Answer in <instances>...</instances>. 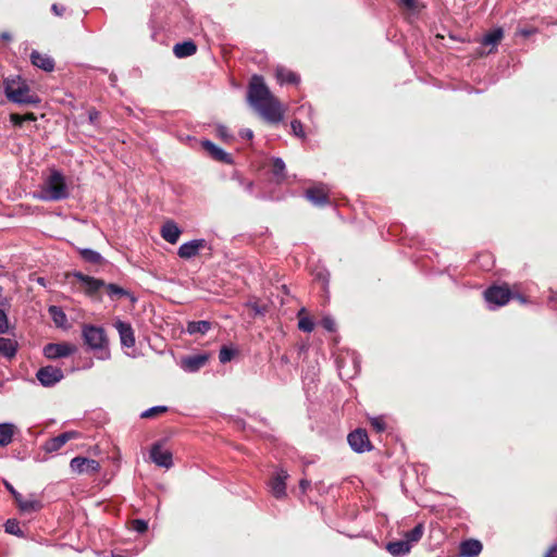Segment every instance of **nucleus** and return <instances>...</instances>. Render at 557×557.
Returning <instances> with one entry per match:
<instances>
[{
	"label": "nucleus",
	"mask_w": 557,
	"mask_h": 557,
	"mask_svg": "<svg viewBox=\"0 0 557 557\" xmlns=\"http://www.w3.org/2000/svg\"><path fill=\"white\" fill-rule=\"evenodd\" d=\"M48 312L57 327L65 331L71 329L67 317L61 307L54 305L49 306Z\"/></svg>",
	"instance_id": "4be33fe9"
},
{
	"label": "nucleus",
	"mask_w": 557,
	"mask_h": 557,
	"mask_svg": "<svg viewBox=\"0 0 557 557\" xmlns=\"http://www.w3.org/2000/svg\"><path fill=\"white\" fill-rule=\"evenodd\" d=\"M299 486L300 488L302 490V492H306L307 488L310 486V481L306 480V479H302L300 480L299 482Z\"/></svg>",
	"instance_id": "13d9d810"
},
{
	"label": "nucleus",
	"mask_w": 557,
	"mask_h": 557,
	"mask_svg": "<svg viewBox=\"0 0 557 557\" xmlns=\"http://www.w3.org/2000/svg\"><path fill=\"white\" fill-rule=\"evenodd\" d=\"M202 148L210 154V157L219 162H222L224 164H233L234 159L231 153L226 152L224 149L216 146L214 143H212L209 139H205L201 141Z\"/></svg>",
	"instance_id": "dca6fc26"
},
{
	"label": "nucleus",
	"mask_w": 557,
	"mask_h": 557,
	"mask_svg": "<svg viewBox=\"0 0 557 557\" xmlns=\"http://www.w3.org/2000/svg\"><path fill=\"white\" fill-rule=\"evenodd\" d=\"M78 252L85 262L91 264H100L104 261L102 255L91 248H82L78 250Z\"/></svg>",
	"instance_id": "2f4dec72"
},
{
	"label": "nucleus",
	"mask_w": 557,
	"mask_h": 557,
	"mask_svg": "<svg viewBox=\"0 0 557 557\" xmlns=\"http://www.w3.org/2000/svg\"><path fill=\"white\" fill-rule=\"evenodd\" d=\"M276 79L281 85L294 84L297 85L300 82V76L283 66H277L275 70Z\"/></svg>",
	"instance_id": "a878e982"
},
{
	"label": "nucleus",
	"mask_w": 557,
	"mask_h": 557,
	"mask_svg": "<svg viewBox=\"0 0 557 557\" xmlns=\"http://www.w3.org/2000/svg\"><path fill=\"white\" fill-rule=\"evenodd\" d=\"M168 410H169V408L163 405L153 406V407H150V408L144 410L140 413V418H144V419L152 418L159 413H164Z\"/></svg>",
	"instance_id": "58836bf2"
},
{
	"label": "nucleus",
	"mask_w": 557,
	"mask_h": 557,
	"mask_svg": "<svg viewBox=\"0 0 557 557\" xmlns=\"http://www.w3.org/2000/svg\"><path fill=\"white\" fill-rule=\"evenodd\" d=\"M371 426L377 432L382 433L386 429L384 418L382 416L371 418Z\"/></svg>",
	"instance_id": "79ce46f5"
},
{
	"label": "nucleus",
	"mask_w": 557,
	"mask_h": 557,
	"mask_svg": "<svg viewBox=\"0 0 557 557\" xmlns=\"http://www.w3.org/2000/svg\"><path fill=\"white\" fill-rule=\"evenodd\" d=\"M212 327V323L207 320H200V321H189L186 326V332L189 335L195 334H207Z\"/></svg>",
	"instance_id": "c85d7f7f"
},
{
	"label": "nucleus",
	"mask_w": 557,
	"mask_h": 557,
	"mask_svg": "<svg viewBox=\"0 0 557 557\" xmlns=\"http://www.w3.org/2000/svg\"><path fill=\"white\" fill-rule=\"evenodd\" d=\"M240 185L245 188V190L249 194L253 193L255 184L252 181H244L239 180Z\"/></svg>",
	"instance_id": "09e8293b"
},
{
	"label": "nucleus",
	"mask_w": 557,
	"mask_h": 557,
	"mask_svg": "<svg viewBox=\"0 0 557 557\" xmlns=\"http://www.w3.org/2000/svg\"><path fill=\"white\" fill-rule=\"evenodd\" d=\"M88 115H89V121L91 123H94L98 119L99 112L97 110H91V111H89Z\"/></svg>",
	"instance_id": "bf43d9fd"
},
{
	"label": "nucleus",
	"mask_w": 557,
	"mask_h": 557,
	"mask_svg": "<svg viewBox=\"0 0 557 557\" xmlns=\"http://www.w3.org/2000/svg\"><path fill=\"white\" fill-rule=\"evenodd\" d=\"M10 121L16 127H22L24 124L23 115L17 114V113H11Z\"/></svg>",
	"instance_id": "de8ad7c7"
},
{
	"label": "nucleus",
	"mask_w": 557,
	"mask_h": 557,
	"mask_svg": "<svg viewBox=\"0 0 557 557\" xmlns=\"http://www.w3.org/2000/svg\"><path fill=\"white\" fill-rule=\"evenodd\" d=\"M545 557H557V544L550 546V548L545 554Z\"/></svg>",
	"instance_id": "5fc2aeb1"
},
{
	"label": "nucleus",
	"mask_w": 557,
	"mask_h": 557,
	"mask_svg": "<svg viewBox=\"0 0 557 557\" xmlns=\"http://www.w3.org/2000/svg\"><path fill=\"white\" fill-rule=\"evenodd\" d=\"M207 246V240L205 238L191 239L189 242L183 243L178 249L177 255L182 259H191L199 253V250Z\"/></svg>",
	"instance_id": "4468645a"
},
{
	"label": "nucleus",
	"mask_w": 557,
	"mask_h": 557,
	"mask_svg": "<svg viewBox=\"0 0 557 557\" xmlns=\"http://www.w3.org/2000/svg\"><path fill=\"white\" fill-rule=\"evenodd\" d=\"M15 425L11 422L0 423V446H8L13 438Z\"/></svg>",
	"instance_id": "7c9ffc66"
},
{
	"label": "nucleus",
	"mask_w": 557,
	"mask_h": 557,
	"mask_svg": "<svg viewBox=\"0 0 557 557\" xmlns=\"http://www.w3.org/2000/svg\"><path fill=\"white\" fill-rule=\"evenodd\" d=\"M399 2L409 10H413L416 8V0H399Z\"/></svg>",
	"instance_id": "864d4df0"
},
{
	"label": "nucleus",
	"mask_w": 557,
	"mask_h": 557,
	"mask_svg": "<svg viewBox=\"0 0 557 557\" xmlns=\"http://www.w3.org/2000/svg\"><path fill=\"white\" fill-rule=\"evenodd\" d=\"M76 347L69 343H49L44 347V356L48 359H59L71 356Z\"/></svg>",
	"instance_id": "9b49d317"
},
{
	"label": "nucleus",
	"mask_w": 557,
	"mask_h": 557,
	"mask_svg": "<svg viewBox=\"0 0 557 557\" xmlns=\"http://www.w3.org/2000/svg\"><path fill=\"white\" fill-rule=\"evenodd\" d=\"M3 527H4L5 533L15 535L16 537H20V539L25 537V533L21 529L20 522L16 519H14V518L8 519L4 522Z\"/></svg>",
	"instance_id": "72a5a7b5"
},
{
	"label": "nucleus",
	"mask_w": 557,
	"mask_h": 557,
	"mask_svg": "<svg viewBox=\"0 0 557 557\" xmlns=\"http://www.w3.org/2000/svg\"><path fill=\"white\" fill-rule=\"evenodd\" d=\"M502 37H503V29L495 28L484 35V37L482 39V44L486 45V46L487 45L495 46L496 44H498V41L502 39Z\"/></svg>",
	"instance_id": "e433bc0d"
},
{
	"label": "nucleus",
	"mask_w": 557,
	"mask_h": 557,
	"mask_svg": "<svg viewBox=\"0 0 557 557\" xmlns=\"http://www.w3.org/2000/svg\"><path fill=\"white\" fill-rule=\"evenodd\" d=\"M252 311L255 312L256 315H262L265 313V307H262V306H259L258 304H251L250 305Z\"/></svg>",
	"instance_id": "603ef678"
},
{
	"label": "nucleus",
	"mask_w": 557,
	"mask_h": 557,
	"mask_svg": "<svg viewBox=\"0 0 557 557\" xmlns=\"http://www.w3.org/2000/svg\"><path fill=\"white\" fill-rule=\"evenodd\" d=\"M215 134L221 140L225 143H230L234 139L233 134L224 124L219 123L215 125Z\"/></svg>",
	"instance_id": "4c0bfd02"
},
{
	"label": "nucleus",
	"mask_w": 557,
	"mask_h": 557,
	"mask_svg": "<svg viewBox=\"0 0 557 557\" xmlns=\"http://www.w3.org/2000/svg\"><path fill=\"white\" fill-rule=\"evenodd\" d=\"M305 196L315 207H325L331 203L329 191L324 184L306 189Z\"/></svg>",
	"instance_id": "ddd939ff"
},
{
	"label": "nucleus",
	"mask_w": 557,
	"mask_h": 557,
	"mask_svg": "<svg viewBox=\"0 0 557 557\" xmlns=\"http://www.w3.org/2000/svg\"><path fill=\"white\" fill-rule=\"evenodd\" d=\"M9 331V320L5 311L0 308V334H5Z\"/></svg>",
	"instance_id": "a18cd8bd"
},
{
	"label": "nucleus",
	"mask_w": 557,
	"mask_h": 557,
	"mask_svg": "<svg viewBox=\"0 0 557 557\" xmlns=\"http://www.w3.org/2000/svg\"><path fill=\"white\" fill-rule=\"evenodd\" d=\"M238 350L233 345H223L219 351V360L221 363L230 362Z\"/></svg>",
	"instance_id": "f704fd0d"
},
{
	"label": "nucleus",
	"mask_w": 557,
	"mask_h": 557,
	"mask_svg": "<svg viewBox=\"0 0 557 557\" xmlns=\"http://www.w3.org/2000/svg\"><path fill=\"white\" fill-rule=\"evenodd\" d=\"M3 91L9 101L18 106L38 107L41 103L40 97L32 91L20 75L4 78Z\"/></svg>",
	"instance_id": "7ed1b4c3"
},
{
	"label": "nucleus",
	"mask_w": 557,
	"mask_h": 557,
	"mask_svg": "<svg viewBox=\"0 0 557 557\" xmlns=\"http://www.w3.org/2000/svg\"><path fill=\"white\" fill-rule=\"evenodd\" d=\"M239 136L244 139L250 140L253 137V132L250 128H243L239 132Z\"/></svg>",
	"instance_id": "3c124183"
},
{
	"label": "nucleus",
	"mask_w": 557,
	"mask_h": 557,
	"mask_svg": "<svg viewBox=\"0 0 557 557\" xmlns=\"http://www.w3.org/2000/svg\"><path fill=\"white\" fill-rule=\"evenodd\" d=\"M18 344L15 339L0 337V356L11 360L17 352Z\"/></svg>",
	"instance_id": "bb28decb"
},
{
	"label": "nucleus",
	"mask_w": 557,
	"mask_h": 557,
	"mask_svg": "<svg viewBox=\"0 0 557 557\" xmlns=\"http://www.w3.org/2000/svg\"><path fill=\"white\" fill-rule=\"evenodd\" d=\"M104 287L107 288L108 296L111 297V298H114V297H128L133 301L136 300V298L133 296V294L129 290H127V289H125V288H123V287H121V286H119V285H116L114 283L106 284Z\"/></svg>",
	"instance_id": "473e14b6"
},
{
	"label": "nucleus",
	"mask_w": 557,
	"mask_h": 557,
	"mask_svg": "<svg viewBox=\"0 0 557 557\" xmlns=\"http://www.w3.org/2000/svg\"><path fill=\"white\" fill-rule=\"evenodd\" d=\"M337 363H338V368L339 370L344 367V363H345V359L344 358H341L337 360Z\"/></svg>",
	"instance_id": "774afa93"
},
{
	"label": "nucleus",
	"mask_w": 557,
	"mask_h": 557,
	"mask_svg": "<svg viewBox=\"0 0 557 557\" xmlns=\"http://www.w3.org/2000/svg\"><path fill=\"white\" fill-rule=\"evenodd\" d=\"M533 33H535V29H522L521 30V34L524 36V37H529L530 35H532Z\"/></svg>",
	"instance_id": "69168bd1"
},
{
	"label": "nucleus",
	"mask_w": 557,
	"mask_h": 557,
	"mask_svg": "<svg viewBox=\"0 0 557 557\" xmlns=\"http://www.w3.org/2000/svg\"><path fill=\"white\" fill-rule=\"evenodd\" d=\"M18 509L23 513H30L39 511L42 508V504L40 500L32 498L25 499L23 496L20 502L16 503Z\"/></svg>",
	"instance_id": "c756f323"
},
{
	"label": "nucleus",
	"mask_w": 557,
	"mask_h": 557,
	"mask_svg": "<svg viewBox=\"0 0 557 557\" xmlns=\"http://www.w3.org/2000/svg\"><path fill=\"white\" fill-rule=\"evenodd\" d=\"M247 100L267 122L277 124L283 120L281 103L271 94L263 76L252 75L247 90Z\"/></svg>",
	"instance_id": "f257e3e1"
},
{
	"label": "nucleus",
	"mask_w": 557,
	"mask_h": 557,
	"mask_svg": "<svg viewBox=\"0 0 557 557\" xmlns=\"http://www.w3.org/2000/svg\"><path fill=\"white\" fill-rule=\"evenodd\" d=\"M82 336L85 345L95 352L98 359L108 360L110 358L109 342L102 326L84 324Z\"/></svg>",
	"instance_id": "20e7f679"
},
{
	"label": "nucleus",
	"mask_w": 557,
	"mask_h": 557,
	"mask_svg": "<svg viewBox=\"0 0 557 557\" xmlns=\"http://www.w3.org/2000/svg\"><path fill=\"white\" fill-rule=\"evenodd\" d=\"M410 549H411V544H409V542L406 541L405 539L392 541L386 544V550L393 557H404L407 554H409Z\"/></svg>",
	"instance_id": "5701e85b"
},
{
	"label": "nucleus",
	"mask_w": 557,
	"mask_h": 557,
	"mask_svg": "<svg viewBox=\"0 0 557 557\" xmlns=\"http://www.w3.org/2000/svg\"><path fill=\"white\" fill-rule=\"evenodd\" d=\"M69 197L70 189L65 175L58 169H50L39 186L36 198L42 201H60Z\"/></svg>",
	"instance_id": "f03ea898"
},
{
	"label": "nucleus",
	"mask_w": 557,
	"mask_h": 557,
	"mask_svg": "<svg viewBox=\"0 0 557 557\" xmlns=\"http://www.w3.org/2000/svg\"><path fill=\"white\" fill-rule=\"evenodd\" d=\"M347 442L350 448L357 454L370 451L373 448L368 433L363 429H357L350 432L347 436Z\"/></svg>",
	"instance_id": "0eeeda50"
},
{
	"label": "nucleus",
	"mask_w": 557,
	"mask_h": 557,
	"mask_svg": "<svg viewBox=\"0 0 557 557\" xmlns=\"http://www.w3.org/2000/svg\"><path fill=\"white\" fill-rule=\"evenodd\" d=\"M29 58H30V62L34 66H36L47 73H50L54 70V66H55L54 60L48 54H42L37 50H33L30 52Z\"/></svg>",
	"instance_id": "aec40b11"
},
{
	"label": "nucleus",
	"mask_w": 557,
	"mask_h": 557,
	"mask_svg": "<svg viewBox=\"0 0 557 557\" xmlns=\"http://www.w3.org/2000/svg\"><path fill=\"white\" fill-rule=\"evenodd\" d=\"M36 377L44 387H52L64 377V374L60 368L46 366L37 371Z\"/></svg>",
	"instance_id": "1a4fd4ad"
},
{
	"label": "nucleus",
	"mask_w": 557,
	"mask_h": 557,
	"mask_svg": "<svg viewBox=\"0 0 557 557\" xmlns=\"http://www.w3.org/2000/svg\"><path fill=\"white\" fill-rule=\"evenodd\" d=\"M78 432L76 431H66L58 436L51 437L44 444L42 448L46 453H54L58 451L62 446H64L70 440L77 438Z\"/></svg>",
	"instance_id": "f3484780"
},
{
	"label": "nucleus",
	"mask_w": 557,
	"mask_h": 557,
	"mask_svg": "<svg viewBox=\"0 0 557 557\" xmlns=\"http://www.w3.org/2000/svg\"><path fill=\"white\" fill-rule=\"evenodd\" d=\"M271 173L276 183H282L286 178V165L282 158L273 157L272 158V170Z\"/></svg>",
	"instance_id": "cd10ccee"
},
{
	"label": "nucleus",
	"mask_w": 557,
	"mask_h": 557,
	"mask_svg": "<svg viewBox=\"0 0 557 557\" xmlns=\"http://www.w3.org/2000/svg\"><path fill=\"white\" fill-rule=\"evenodd\" d=\"M298 327H299V330H301L304 332L310 333L314 329V322L311 318L304 317V318L299 319Z\"/></svg>",
	"instance_id": "ea45409f"
},
{
	"label": "nucleus",
	"mask_w": 557,
	"mask_h": 557,
	"mask_svg": "<svg viewBox=\"0 0 557 557\" xmlns=\"http://www.w3.org/2000/svg\"><path fill=\"white\" fill-rule=\"evenodd\" d=\"M424 532L423 523H418L413 529L405 533V540L409 542V544L417 543L421 540Z\"/></svg>",
	"instance_id": "c9c22d12"
},
{
	"label": "nucleus",
	"mask_w": 557,
	"mask_h": 557,
	"mask_svg": "<svg viewBox=\"0 0 557 557\" xmlns=\"http://www.w3.org/2000/svg\"><path fill=\"white\" fill-rule=\"evenodd\" d=\"M36 282L41 285V286H46V278L45 277H37Z\"/></svg>",
	"instance_id": "338daca9"
},
{
	"label": "nucleus",
	"mask_w": 557,
	"mask_h": 557,
	"mask_svg": "<svg viewBox=\"0 0 557 557\" xmlns=\"http://www.w3.org/2000/svg\"><path fill=\"white\" fill-rule=\"evenodd\" d=\"M352 364H354V374H356L359 372V362H358L356 356L352 357Z\"/></svg>",
	"instance_id": "052dcab7"
},
{
	"label": "nucleus",
	"mask_w": 557,
	"mask_h": 557,
	"mask_svg": "<svg viewBox=\"0 0 557 557\" xmlns=\"http://www.w3.org/2000/svg\"><path fill=\"white\" fill-rule=\"evenodd\" d=\"M197 51V45L193 40H184L175 44L173 53L176 58L183 59L195 54Z\"/></svg>",
	"instance_id": "393cba45"
},
{
	"label": "nucleus",
	"mask_w": 557,
	"mask_h": 557,
	"mask_svg": "<svg viewBox=\"0 0 557 557\" xmlns=\"http://www.w3.org/2000/svg\"><path fill=\"white\" fill-rule=\"evenodd\" d=\"M483 546L480 541L469 539L460 544V556L461 557H475L478 556Z\"/></svg>",
	"instance_id": "b1692460"
},
{
	"label": "nucleus",
	"mask_w": 557,
	"mask_h": 557,
	"mask_svg": "<svg viewBox=\"0 0 557 557\" xmlns=\"http://www.w3.org/2000/svg\"><path fill=\"white\" fill-rule=\"evenodd\" d=\"M288 478L289 474L284 468L275 469L268 483L273 497L282 499L286 496V481Z\"/></svg>",
	"instance_id": "423d86ee"
},
{
	"label": "nucleus",
	"mask_w": 557,
	"mask_h": 557,
	"mask_svg": "<svg viewBox=\"0 0 557 557\" xmlns=\"http://www.w3.org/2000/svg\"><path fill=\"white\" fill-rule=\"evenodd\" d=\"M51 11L54 13V15L62 16L63 13L65 12V7L58 4V3H53L51 5Z\"/></svg>",
	"instance_id": "8fccbe9b"
},
{
	"label": "nucleus",
	"mask_w": 557,
	"mask_h": 557,
	"mask_svg": "<svg viewBox=\"0 0 557 557\" xmlns=\"http://www.w3.org/2000/svg\"><path fill=\"white\" fill-rule=\"evenodd\" d=\"M557 301V293L556 292H553L550 290V295L548 297V302L549 305H552L553 302Z\"/></svg>",
	"instance_id": "680f3d73"
},
{
	"label": "nucleus",
	"mask_w": 557,
	"mask_h": 557,
	"mask_svg": "<svg viewBox=\"0 0 557 557\" xmlns=\"http://www.w3.org/2000/svg\"><path fill=\"white\" fill-rule=\"evenodd\" d=\"M165 18V12L160 9V3L152 8V12L148 22V26L151 30L150 38L153 41L162 42L163 36L161 32L163 30V23Z\"/></svg>",
	"instance_id": "6e6552de"
},
{
	"label": "nucleus",
	"mask_w": 557,
	"mask_h": 557,
	"mask_svg": "<svg viewBox=\"0 0 557 557\" xmlns=\"http://www.w3.org/2000/svg\"><path fill=\"white\" fill-rule=\"evenodd\" d=\"M109 81H110L111 86H112V87H114V86H115V84H116V81H117L116 75H115L114 73H111V74L109 75Z\"/></svg>",
	"instance_id": "0e129e2a"
},
{
	"label": "nucleus",
	"mask_w": 557,
	"mask_h": 557,
	"mask_svg": "<svg viewBox=\"0 0 557 557\" xmlns=\"http://www.w3.org/2000/svg\"><path fill=\"white\" fill-rule=\"evenodd\" d=\"M4 486L8 490V492L13 496L15 503L20 502V499L22 498L23 495L20 492H17L13 487V485L11 483H9L8 481H4Z\"/></svg>",
	"instance_id": "49530a36"
},
{
	"label": "nucleus",
	"mask_w": 557,
	"mask_h": 557,
	"mask_svg": "<svg viewBox=\"0 0 557 557\" xmlns=\"http://www.w3.org/2000/svg\"><path fill=\"white\" fill-rule=\"evenodd\" d=\"M72 275L83 284L85 293L89 296L95 295L100 288L106 286L103 280L86 275L79 271H74Z\"/></svg>",
	"instance_id": "a211bd4d"
},
{
	"label": "nucleus",
	"mask_w": 557,
	"mask_h": 557,
	"mask_svg": "<svg viewBox=\"0 0 557 557\" xmlns=\"http://www.w3.org/2000/svg\"><path fill=\"white\" fill-rule=\"evenodd\" d=\"M133 530L143 534L148 530V522L144 519H135L133 521Z\"/></svg>",
	"instance_id": "c03bdc74"
},
{
	"label": "nucleus",
	"mask_w": 557,
	"mask_h": 557,
	"mask_svg": "<svg viewBox=\"0 0 557 557\" xmlns=\"http://www.w3.org/2000/svg\"><path fill=\"white\" fill-rule=\"evenodd\" d=\"M510 298L511 292L505 286H491L484 292V299L491 310L505 306Z\"/></svg>",
	"instance_id": "39448f33"
},
{
	"label": "nucleus",
	"mask_w": 557,
	"mask_h": 557,
	"mask_svg": "<svg viewBox=\"0 0 557 557\" xmlns=\"http://www.w3.org/2000/svg\"><path fill=\"white\" fill-rule=\"evenodd\" d=\"M71 470L75 473H96L100 470V463L91 458L77 456L70 462Z\"/></svg>",
	"instance_id": "f8f14e48"
},
{
	"label": "nucleus",
	"mask_w": 557,
	"mask_h": 557,
	"mask_svg": "<svg viewBox=\"0 0 557 557\" xmlns=\"http://www.w3.org/2000/svg\"><path fill=\"white\" fill-rule=\"evenodd\" d=\"M150 458L152 462L162 468H171L173 466V455L168 449H162L160 443H154L150 449Z\"/></svg>",
	"instance_id": "2eb2a0df"
},
{
	"label": "nucleus",
	"mask_w": 557,
	"mask_h": 557,
	"mask_svg": "<svg viewBox=\"0 0 557 557\" xmlns=\"http://www.w3.org/2000/svg\"><path fill=\"white\" fill-rule=\"evenodd\" d=\"M320 324L327 332H335V330H336V323H335L334 319L330 315L323 317L320 321Z\"/></svg>",
	"instance_id": "37998d69"
},
{
	"label": "nucleus",
	"mask_w": 557,
	"mask_h": 557,
	"mask_svg": "<svg viewBox=\"0 0 557 557\" xmlns=\"http://www.w3.org/2000/svg\"><path fill=\"white\" fill-rule=\"evenodd\" d=\"M0 38L2 40L10 41L12 39V35L8 32H4V33L0 34Z\"/></svg>",
	"instance_id": "e2e57ef3"
},
{
	"label": "nucleus",
	"mask_w": 557,
	"mask_h": 557,
	"mask_svg": "<svg viewBox=\"0 0 557 557\" xmlns=\"http://www.w3.org/2000/svg\"><path fill=\"white\" fill-rule=\"evenodd\" d=\"M24 122H35L37 120V116L34 113H27L23 115Z\"/></svg>",
	"instance_id": "4d7b16f0"
},
{
	"label": "nucleus",
	"mask_w": 557,
	"mask_h": 557,
	"mask_svg": "<svg viewBox=\"0 0 557 557\" xmlns=\"http://www.w3.org/2000/svg\"><path fill=\"white\" fill-rule=\"evenodd\" d=\"M290 127H292V132L295 136H297L298 138H301L304 139L306 137V133L304 131V125L302 123L295 119L290 122Z\"/></svg>",
	"instance_id": "a19ab883"
},
{
	"label": "nucleus",
	"mask_w": 557,
	"mask_h": 557,
	"mask_svg": "<svg viewBox=\"0 0 557 557\" xmlns=\"http://www.w3.org/2000/svg\"><path fill=\"white\" fill-rule=\"evenodd\" d=\"M115 327L120 335L121 345L125 348H132L135 346L134 330L128 322L119 320L115 323Z\"/></svg>",
	"instance_id": "6ab92c4d"
},
{
	"label": "nucleus",
	"mask_w": 557,
	"mask_h": 557,
	"mask_svg": "<svg viewBox=\"0 0 557 557\" xmlns=\"http://www.w3.org/2000/svg\"><path fill=\"white\" fill-rule=\"evenodd\" d=\"M181 233H182V230L172 220L166 221L161 227L162 238L170 244L177 243Z\"/></svg>",
	"instance_id": "412c9836"
},
{
	"label": "nucleus",
	"mask_w": 557,
	"mask_h": 557,
	"mask_svg": "<svg viewBox=\"0 0 557 557\" xmlns=\"http://www.w3.org/2000/svg\"><path fill=\"white\" fill-rule=\"evenodd\" d=\"M481 258L486 259V263L484 264L486 269L488 270L493 265L492 256L488 253L482 255Z\"/></svg>",
	"instance_id": "6e6d98bb"
},
{
	"label": "nucleus",
	"mask_w": 557,
	"mask_h": 557,
	"mask_svg": "<svg viewBox=\"0 0 557 557\" xmlns=\"http://www.w3.org/2000/svg\"><path fill=\"white\" fill-rule=\"evenodd\" d=\"M208 360H209L208 352H202V354H197V355H188V356H183L180 359L178 366L186 373H196L202 367L206 366Z\"/></svg>",
	"instance_id": "9d476101"
}]
</instances>
